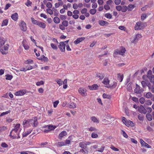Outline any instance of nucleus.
Listing matches in <instances>:
<instances>
[{"label": "nucleus", "mask_w": 154, "mask_h": 154, "mask_svg": "<svg viewBox=\"0 0 154 154\" xmlns=\"http://www.w3.org/2000/svg\"><path fill=\"white\" fill-rule=\"evenodd\" d=\"M126 51L125 48L123 47H122L121 50H117L114 52L115 54H119L123 55L124 54Z\"/></svg>", "instance_id": "obj_7"}, {"label": "nucleus", "mask_w": 154, "mask_h": 154, "mask_svg": "<svg viewBox=\"0 0 154 154\" xmlns=\"http://www.w3.org/2000/svg\"><path fill=\"white\" fill-rule=\"evenodd\" d=\"M26 93L25 91L23 90H20L19 91L16 92L15 95L17 96H22L24 95Z\"/></svg>", "instance_id": "obj_13"}, {"label": "nucleus", "mask_w": 154, "mask_h": 154, "mask_svg": "<svg viewBox=\"0 0 154 154\" xmlns=\"http://www.w3.org/2000/svg\"><path fill=\"white\" fill-rule=\"evenodd\" d=\"M122 121L127 126L129 127L130 126H133L134 124L132 121L130 120H126V119L124 117H122Z\"/></svg>", "instance_id": "obj_2"}, {"label": "nucleus", "mask_w": 154, "mask_h": 154, "mask_svg": "<svg viewBox=\"0 0 154 154\" xmlns=\"http://www.w3.org/2000/svg\"><path fill=\"white\" fill-rule=\"evenodd\" d=\"M32 4V2H30L29 0H27V2L26 4V5L27 6H29Z\"/></svg>", "instance_id": "obj_61"}, {"label": "nucleus", "mask_w": 154, "mask_h": 154, "mask_svg": "<svg viewBox=\"0 0 154 154\" xmlns=\"http://www.w3.org/2000/svg\"><path fill=\"white\" fill-rule=\"evenodd\" d=\"M52 6V5L51 3L50 2H48L46 4V7L48 8H51Z\"/></svg>", "instance_id": "obj_59"}, {"label": "nucleus", "mask_w": 154, "mask_h": 154, "mask_svg": "<svg viewBox=\"0 0 154 154\" xmlns=\"http://www.w3.org/2000/svg\"><path fill=\"white\" fill-rule=\"evenodd\" d=\"M79 146L84 149H86L87 147V146L85 144V143L84 141L79 143Z\"/></svg>", "instance_id": "obj_18"}, {"label": "nucleus", "mask_w": 154, "mask_h": 154, "mask_svg": "<svg viewBox=\"0 0 154 154\" xmlns=\"http://www.w3.org/2000/svg\"><path fill=\"white\" fill-rule=\"evenodd\" d=\"M97 10L96 9H91L90 10V13L94 15V14L96 12Z\"/></svg>", "instance_id": "obj_43"}, {"label": "nucleus", "mask_w": 154, "mask_h": 154, "mask_svg": "<svg viewBox=\"0 0 154 154\" xmlns=\"http://www.w3.org/2000/svg\"><path fill=\"white\" fill-rule=\"evenodd\" d=\"M13 131H14L12 130L10 132L9 136L13 139L20 138V136H17L15 134H14Z\"/></svg>", "instance_id": "obj_12"}, {"label": "nucleus", "mask_w": 154, "mask_h": 154, "mask_svg": "<svg viewBox=\"0 0 154 154\" xmlns=\"http://www.w3.org/2000/svg\"><path fill=\"white\" fill-rule=\"evenodd\" d=\"M53 20L54 22L56 23H58L60 21V19L56 16L54 18Z\"/></svg>", "instance_id": "obj_29"}, {"label": "nucleus", "mask_w": 154, "mask_h": 154, "mask_svg": "<svg viewBox=\"0 0 154 154\" xmlns=\"http://www.w3.org/2000/svg\"><path fill=\"white\" fill-rule=\"evenodd\" d=\"M110 148L112 150H114V151H119V149L118 148L115 147L114 146L112 145H111Z\"/></svg>", "instance_id": "obj_56"}, {"label": "nucleus", "mask_w": 154, "mask_h": 154, "mask_svg": "<svg viewBox=\"0 0 154 154\" xmlns=\"http://www.w3.org/2000/svg\"><path fill=\"white\" fill-rule=\"evenodd\" d=\"M10 112H11V111L10 110H9L8 111H6L5 112H3L1 114V116H2L5 115H7V114H8V113H10Z\"/></svg>", "instance_id": "obj_54"}, {"label": "nucleus", "mask_w": 154, "mask_h": 154, "mask_svg": "<svg viewBox=\"0 0 154 154\" xmlns=\"http://www.w3.org/2000/svg\"><path fill=\"white\" fill-rule=\"evenodd\" d=\"M91 119L92 121L94 122L98 123L99 122V121L97 119L96 117L95 116H92L91 118Z\"/></svg>", "instance_id": "obj_35"}, {"label": "nucleus", "mask_w": 154, "mask_h": 154, "mask_svg": "<svg viewBox=\"0 0 154 154\" xmlns=\"http://www.w3.org/2000/svg\"><path fill=\"white\" fill-rule=\"evenodd\" d=\"M8 23V19H6L3 21L1 26H6L7 25Z\"/></svg>", "instance_id": "obj_32"}, {"label": "nucleus", "mask_w": 154, "mask_h": 154, "mask_svg": "<svg viewBox=\"0 0 154 154\" xmlns=\"http://www.w3.org/2000/svg\"><path fill=\"white\" fill-rule=\"evenodd\" d=\"M142 36L140 34H138L136 35L134 37L132 41L131 42L133 43H135V41H137L139 40V39L141 38Z\"/></svg>", "instance_id": "obj_15"}, {"label": "nucleus", "mask_w": 154, "mask_h": 154, "mask_svg": "<svg viewBox=\"0 0 154 154\" xmlns=\"http://www.w3.org/2000/svg\"><path fill=\"white\" fill-rule=\"evenodd\" d=\"M148 77L149 79L150 82L153 83L154 84V75H151L150 76H148Z\"/></svg>", "instance_id": "obj_25"}, {"label": "nucleus", "mask_w": 154, "mask_h": 154, "mask_svg": "<svg viewBox=\"0 0 154 154\" xmlns=\"http://www.w3.org/2000/svg\"><path fill=\"white\" fill-rule=\"evenodd\" d=\"M51 47L54 50H57L58 48L57 46L56 45L53 43H51Z\"/></svg>", "instance_id": "obj_46"}, {"label": "nucleus", "mask_w": 154, "mask_h": 154, "mask_svg": "<svg viewBox=\"0 0 154 154\" xmlns=\"http://www.w3.org/2000/svg\"><path fill=\"white\" fill-rule=\"evenodd\" d=\"M37 25H38L40 27L43 29L45 28L46 26V25L45 23L39 21Z\"/></svg>", "instance_id": "obj_23"}, {"label": "nucleus", "mask_w": 154, "mask_h": 154, "mask_svg": "<svg viewBox=\"0 0 154 154\" xmlns=\"http://www.w3.org/2000/svg\"><path fill=\"white\" fill-rule=\"evenodd\" d=\"M56 82L59 85V86L63 84V82L60 79H59L57 80Z\"/></svg>", "instance_id": "obj_52"}, {"label": "nucleus", "mask_w": 154, "mask_h": 154, "mask_svg": "<svg viewBox=\"0 0 154 154\" xmlns=\"http://www.w3.org/2000/svg\"><path fill=\"white\" fill-rule=\"evenodd\" d=\"M6 127L3 126L2 127H0V132H2L3 131H4L6 130L7 129Z\"/></svg>", "instance_id": "obj_51"}, {"label": "nucleus", "mask_w": 154, "mask_h": 154, "mask_svg": "<svg viewBox=\"0 0 154 154\" xmlns=\"http://www.w3.org/2000/svg\"><path fill=\"white\" fill-rule=\"evenodd\" d=\"M9 45L6 44L3 47H0V51L3 54H6L8 53Z\"/></svg>", "instance_id": "obj_3"}, {"label": "nucleus", "mask_w": 154, "mask_h": 154, "mask_svg": "<svg viewBox=\"0 0 154 154\" xmlns=\"http://www.w3.org/2000/svg\"><path fill=\"white\" fill-rule=\"evenodd\" d=\"M104 16L107 18L109 19H111L112 18V15L110 13H109L105 14L104 15Z\"/></svg>", "instance_id": "obj_44"}, {"label": "nucleus", "mask_w": 154, "mask_h": 154, "mask_svg": "<svg viewBox=\"0 0 154 154\" xmlns=\"http://www.w3.org/2000/svg\"><path fill=\"white\" fill-rule=\"evenodd\" d=\"M48 129L50 130V131L51 130H54L56 128V126L51 125H47Z\"/></svg>", "instance_id": "obj_33"}, {"label": "nucleus", "mask_w": 154, "mask_h": 154, "mask_svg": "<svg viewBox=\"0 0 154 154\" xmlns=\"http://www.w3.org/2000/svg\"><path fill=\"white\" fill-rule=\"evenodd\" d=\"M85 39V37L78 38L74 42V43L75 44H78L82 41H83Z\"/></svg>", "instance_id": "obj_19"}, {"label": "nucleus", "mask_w": 154, "mask_h": 154, "mask_svg": "<svg viewBox=\"0 0 154 154\" xmlns=\"http://www.w3.org/2000/svg\"><path fill=\"white\" fill-rule=\"evenodd\" d=\"M25 63L26 64H32L33 63V61L32 60H26L25 62Z\"/></svg>", "instance_id": "obj_48"}, {"label": "nucleus", "mask_w": 154, "mask_h": 154, "mask_svg": "<svg viewBox=\"0 0 154 154\" xmlns=\"http://www.w3.org/2000/svg\"><path fill=\"white\" fill-rule=\"evenodd\" d=\"M144 24L141 22H139L136 23L135 27V30H141L143 29L144 27Z\"/></svg>", "instance_id": "obj_6"}, {"label": "nucleus", "mask_w": 154, "mask_h": 154, "mask_svg": "<svg viewBox=\"0 0 154 154\" xmlns=\"http://www.w3.org/2000/svg\"><path fill=\"white\" fill-rule=\"evenodd\" d=\"M138 119L141 121H143V116L142 115L140 114L138 116Z\"/></svg>", "instance_id": "obj_50"}, {"label": "nucleus", "mask_w": 154, "mask_h": 154, "mask_svg": "<svg viewBox=\"0 0 154 154\" xmlns=\"http://www.w3.org/2000/svg\"><path fill=\"white\" fill-rule=\"evenodd\" d=\"M99 74L100 75L99 76V78H100V79L101 80L103 79L104 77V74H102L101 73H99Z\"/></svg>", "instance_id": "obj_62"}, {"label": "nucleus", "mask_w": 154, "mask_h": 154, "mask_svg": "<svg viewBox=\"0 0 154 154\" xmlns=\"http://www.w3.org/2000/svg\"><path fill=\"white\" fill-rule=\"evenodd\" d=\"M132 83L130 82L128 84L127 87V89L128 91H131L132 90Z\"/></svg>", "instance_id": "obj_26"}, {"label": "nucleus", "mask_w": 154, "mask_h": 154, "mask_svg": "<svg viewBox=\"0 0 154 154\" xmlns=\"http://www.w3.org/2000/svg\"><path fill=\"white\" fill-rule=\"evenodd\" d=\"M117 75V80L118 81H119L120 82H121L122 81L123 79V74H121L120 73H118V74Z\"/></svg>", "instance_id": "obj_22"}, {"label": "nucleus", "mask_w": 154, "mask_h": 154, "mask_svg": "<svg viewBox=\"0 0 154 154\" xmlns=\"http://www.w3.org/2000/svg\"><path fill=\"white\" fill-rule=\"evenodd\" d=\"M64 145L65 143L63 142H59L57 144V146L58 147H61Z\"/></svg>", "instance_id": "obj_39"}, {"label": "nucleus", "mask_w": 154, "mask_h": 154, "mask_svg": "<svg viewBox=\"0 0 154 154\" xmlns=\"http://www.w3.org/2000/svg\"><path fill=\"white\" fill-rule=\"evenodd\" d=\"M42 61H44L45 62H47L48 61V58L46 57H45L44 55L42 56Z\"/></svg>", "instance_id": "obj_49"}, {"label": "nucleus", "mask_w": 154, "mask_h": 154, "mask_svg": "<svg viewBox=\"0 0 154 154\" xmlns=\"http://www.w3.org/2000/svg\"><path fill=\"white\" fill-rule=\"evenodd\" d=\"M46 11L47 13H48L50 15H52L53 14V11L50 8L47 9Z\"/></svg>", "instance_id": "obj_47"}, {"label": "nucleus", "mask_w": 154, "mask_h": 154, "mask_svg": "<svg viewBox=\"0 0 154 154\" xmlns=\"http://www.w3.org/2000/svg\"><path fill=\"white\" fill-rule=\"evenodd\" d=\"M6 78H5L6 80H10L13 78V76L12 75L7 74L6 75Z\"/></svg>", "instance_id": "obj_40"}, {"label": "nucleus", "mask_w": 154, "mask_h": 154, "mask_svg": "<svg viewBox=\"0 0 154 154\" xmlns=\"http://www.w3.org/2000/svg\"><path fill=\"white\" fill-rule=\"evenodd\" d=\"M31 20L32 22L34 24L37 25L39 21H38L34 19L33 17L31 18Z\"/></svg>", "instance_id": "obj_42"}, {"label": "nucleus", "mask_w": 154, "mask_h": 154, "mask_svg": "<svg viewBox=\"0 0 154 154\" xmlns=\"http://www.w3.org/2000/svg\"><path fill=\"white\" fill-rule=\"evenodd\" d=\"M60 17L61 20H63L66 19L67 17L65 15H61L60 16Z\"/></svg>", "instance_id": "obj_64"}, {"label": "nucleus", "mask_w": 154, "mask_h": 154, "mask_svg": "<svg viewBox=\"0 0 154 154\" xmlns=\"http://www.w3.org/2000/svg\"><path fill=\"white\" fill-rule=\"evenodd\" d=\"M98 22L99 24L102 26H107L109 24V23L108 22L103 20H100Z\"/></svg>", "instance_id": "obj_17"}, {"label": "nucleus", "mask_w": 154, "mask_h": 154, "mask_svg": "<svg viewBox=\"0 0 154 154\" xmlns=\"http://www.w3.org/2000/svg\"><path fill=\"white\" fill-rule=\"evenodd\" d=\"M132 100L135 102H138V99L137 97H133L132 98Z\"/></svg>", "instance_id": "obj_57"}, {"label": "nucleus", "mask_w": 154, "mask_h": 154, "mask_svg": "<svg viewBox=\"0 0 154 154\" xmlns=\"http://www.w3.org/2000/svg\"><path fill=\"white\" fill-rule=\"evenodd\" d=\"M134 7V5L132 4H129L128 6V11H131Z\"/></svg>", "instance_id": "obj_31"}, {"label": "nucleus", "mask_w": 154, "mask_h": 154, "mask_svg": "<svg viewBox=\"0 0 154 154\" xmlns=\"http://www.w3.org/2000/svg\"><path fill=\"white\" fill-rule=\"evenodd\" d=\"M152 94L150 92H148L146 93V98L149 99V98L150 97H152Z\"/></svg>", "instance_id": "obj_38"}, {"label": "nucleus", "mask_w": 154, "mask_h": 154, "mask_svg": "<svg viewBox=\"0 0 154 154\" xmlns=\"http://www.w3.org/2000/svg\"><path fill=\"white\" fill-rule=\"evenodd\" d=\"M20 127V124H17L14 126V129H12L14 131H15L16 132V134L18 136H19V133L20 131V130L19 131H18V130Z\"/></svg>", "instance_id": "obj_11"}, {"label": "nucleus", "mask_w": 154, "mask_h": 154, "mask_svg": "<svg viewBox=\"0 0 154 154\" xmlns=\"http://www.w3.org/2000/svg\"><path fill=\"white\" fill-rule=\"evenodd\" d=\"M67 134V133L66 131H63L61 132L59 135V138L60 139H61L62 138Z\"/></svg>", "instance_id": "obj_21"}, {"label": "nucleus", "mask_w": 154, "mask_h": 154, "mask_svg": "<svg viewBox=\"0 0 154 154\" xmlns=\"http://www.w3.org/2000/svg\"><path fill=\"white\" fill-rule=\"evenodd\" d=\"M146 14H142L141 16V19L142 20H143L146 17Z\"/></svg>", "instance_id": "obj_60"}, {"label": "nucleus", "mask_w": 154, "mask_h": 154, "mask_svg": "<svg viewBox=\"0 0 154 154\" xmlns=\"http://www.w3.org/2000/svg\"><path fill=\"white\" fill-rule=\"evenodd\" d=\"M76 104L74 103H71L69 106V108H76Z\"/></svg>", "instance_id": "obj_37"}, {"label": "nucleus", "mask_w": 154, "mask_h": 154, "mask_svg": "<svg viewBox=\"0 0 154 154\" xmlns=\"http://www.w3.org/2000/svg\"><path fill=\"white\" fill-rule=\"evenodd\" d=\"M103 83L105 85H106V87L108 88H115L116 86L117 83L116 82H113V84H109V81L108 79L107 78H105L103 82Z\"/></svg>", "instance_id": "obj_1"}, {"label": "nucleus", "mask_w": 154, "mask_h": 154, "mask_svg": "<svg viewBox=\"0 0 154 154\" xmlns=\"http://www.w3.org/2000/svg\"><path fill=\"white\" fill-rule=\"evenodd\" d=\"M79 92L83 96L86 95V90L84 88H80L79 89Z\"/></svg>", "instance_id": "obj_16"}, {"label": "nucleus", "mask_w": 154, "mask_h": 154, "mask_svg": "<svg viewBox=\"0 0 154 154\" xmlns=\"http://www.w3.org/2000/svg\"><path fill=\"white\" fill-rule=\"evenodd\" d=\"M128 9L127 7L125 5L122 6L121 11L123 12H125Z\"/></svg>", "instance_id": "obj_34"}, {"label": "nucleus", "mask_w": 154, "mask_h": 154, "mask_svg": "<svg viewBox=\"0 0 154 154\" xmlns=\"http://www.w3.org/2000/svg\"><path fill=\"white\" fill-rule=\"evenodd\" d=\"M66 45V44L64 42H62L60 43L58 47L62 52H64L65 51Z\"/></svg>", "instance_id": "obj_8"}, {"label": "nucleus", "mask_w": 154, "mask_h": 154, "mask_svg": "<svg viewBox=\"0 0 154 154\" xmlns=\"http://www.w3.org/2000/svg\"><path fill=\"white\" fill-rule=\"evenodd\" d=\"M53 11L54 12V15L55 16H58L59 15V12L55 8H53Z\"/></svg>", "instance_id": "obj_28"}, {"label": "nucleus", "mask_w": 154, "mask_h": 154, "mask_svg": "<svg viewBox=\"0 0 154 154\" xmlns=\"http://www.w3.org/2000/svg\"><path fill=\"white\" fill-rule=\"evenodd\" d=\"M30 125H31L33 127H36L38 125V122L37 117L33 118L31 119H29Z\"/></svg>", "instance_id": "obj_4"}, {"label": "nucleus", "mask_w": 154, "mask_h": 154, "mask_svg": "<svg viewBox=\"0 0 154 154\" xmlns=\"http://www.w3.org/2000/svg\"><path fill=\"white\" fill-rule=\"evenodd\" d=\"M145 99L143 97H141L139 100L140 103L141 104H144L145 102Z\"/></svg>", "instance_id": "obj_41"}, {"label": "nucleus", "mask_w": 154, "mask_h": 154, "mask_svg": "<svg viewBox=\"0 0 154 154\" xmlns=\"http://www.w3.org/2000/svg\"><path fill=\"white\" fill-rule=\"evenodd\" d=\"M44 84V82L42 81H41L39 82H36V85L37 86H40L41 85H43Z\"/></svg>", "instance_id": "obj_53"}, {"label": "nucleus", "mask_w": 154, "mask_h": 154, "mask_svg": "<svg viewBox=\"0 0 154 154\" xmlns=\"http://www.w3.org/2000/svg\"><path fill=\"white\" fill-rule=\"evenodd\" d=\"M138 111L141 113L146 114L147 112V111L144 106L142 105H140L138 108Z\"/></svg>", "instance_id": "obj_10"}, {"label": "nucleus", "mask_w": 154, "mask_h": 154, "mask_svg": "<svg viewBox=\"0 0 154 154\" xmlns=\"http://www.w3.org/2000/svg\"><path fill=\"white\" fill-rule=\"evenodd\" d=\"M4 38H0V47H2L4 44L5 42Z\"/></svg>", "instance_id": "obj_30"}, {"label": "nucleus", "mask_w": 154, "mask_h": 154, "mask_svg": "<svg viewBox=\"0 0 154 154\" xmlns=\"http://www.w3.org/2000/svg\"><path fill=\"white\" fill-rule=\"evenodd\" d=\"M1 146L4 148H7L8 146V145L5 143L3 142L2 143L1 145Z\"/></svg>", "instance_id": "obj_58"}, {"label": "nucleus", "mask_w": 154, "mask_h": 154, "mask_svg": "<svg viewBox=\"0 0 154 154\" xmlns=\"http://www.w3.org/2000/svg\"><path fill=\"white\" fill-rule=\"evenodd\" d=\"M18 15L17 13H15L12 14L11 18L14 20L16 21L18 19Z\"/></svg>", "instance_id": "obj_20"}, {"label": "nucleus", "mask_w": 154, "mask_h": 154, "mask_svg": "<svg viewBox=\"0 0 154 154\" xmlns=\"http://www.w3.org/2000/svg\"><path fill=\"white\" fill-rule=\"evenodd\" d=\"M141 83L142 85V87L143 88H144L146 87L147 83L145 82V81H142L141 82Z\"/></svg>", "instance_id": "obj_55"}, {"label": "nucleus", "mask_w": 154, "mask_h": 154, "mask_svg": "<svg viewBox=\"0 0 154 154\" xmlns=\"http://www.w3.org/2000/svg\"><path fill=\"white\" fill-rule=\"evenodd\" d=\"M32 130L30 129L28 131H27L25 132V133H23V137H26L28 134L30 133L32 131Z\"/></svg>", "instance_id": "obj_24"}, {"label": "nucleus", "mask_w": 154, "mask_h": 154, "mask_svg": "<svg viewBox=\"0 0 154 154\" xmlns=\"http://www.w3.org/2000/svg\"><path fill=\"white\" fill-rule=\"evenodd\" d=\"M21 29L23 31L25 32L27 30V27L26 23L23 21H22L20 25Z\"/></svg>", "instance_id": "obj_9"}, {"label": "nucleus", "mask_w": 154, "mask_h": 154, "mask_svg": "<svg viewBox=\"0 0 154 154\" xmlns=\"http://www.w3.org/2000/svg\"><path fill=\"white\" fill-rule=\"evenodd\" d=\"M104 9L106 10H109L110 9V7L107 4L104 5Z\"/></svg>", "instance_id": "obj_63"}, {"label": "nucleus", "mask_w": 154, "mask_h": 154, "mask_svg": "<svg viewBox=\"0 0 154 154\" xmlns=\"http://www.w3.org/2000/svg\"><path fill=\"white\" fill-rule=\"evenodd\" d=\"M62 25L64 26H67L68 25V21L67 20H64L62 22Z\"/></svg>", "instance_id": "obj_45"}, {"label": "nucleus", "mask_w": 154, "mask_h": 154, "mask_svg": "<svg viewBox=\"0 0 154 154\" xmlns=\"http://www.w3.org/2000/svg\"><path fill=\"white\" fill-rule=\"evenodd\" d=\"M144 91V89L141 88L137 84L136 85V88L134 89V92L135 93L141 94Z\"/></svg>", "instance_id": "obj_5"}, {"label": "nucleus", "mask_w": 154, "mask_h": 154, "mask_svg": "<svg viewBox=\"0 0 154 154\" xmlns=\"http://www.w3.org/2000/svg\"><path fill=\"white\" fill-rule=\"evenodd\" d=\"M146 119L149 121H151L152 119V116L151 114L149 113H148L146 114Z\"/></svg>", "instance_id": "obj_27"}, {"label": "nucleus", "mask_w": 154, "mask_h": 154, "mask_svg": "<svg viewBox=\"0 0 154 154\" xmlns=\"http://www.w3.org/2000/svg\"><path fill=\"white\" fill-rule=\"evenodd\" d=\"M24 127H28L30 126V123L29 121V119L27 120H24L23 123Z\"/></svg>", "instance_id": "obj_14"}, {"label": "nucleus", "mask_w": 154, "mask_h": 154, "mask_svg": "<svg viewBox=\"0 0 154 154\" xmlns=\"http://www.w3.org/2000/svg\"><path fill=\"white\" fill-rule=\"evenodd\" d=\"M103 97L104 98L110 99L111 98V96L109 94H106L105 93L103 94Z\"/></svg>", "instance_id": "obj_36"}]
</instances>
